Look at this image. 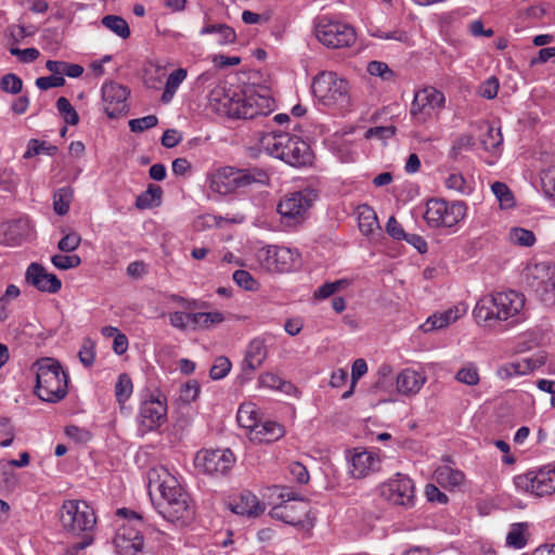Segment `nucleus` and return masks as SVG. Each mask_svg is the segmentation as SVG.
<instances>
[{
    "mask_svg": "<svg viewBox=\"0 0 555 555\" xmlns=\"http://www.w3.org/2000/svg\"><path fill=\"white\" fill-rule=\"evenodd\" d=\"M359 229L362 234L370 235L376 229H378V220L376 212L373 208L367 205H363L359 208Z\"/></svg>",
    "mask_w": 555,
    "mask_h": 555,
    "instance_id": "32",
    "label": "nucleus"
},
{
    "mask_svg": "<svg viewBox=\"0 0 555 555\" xmlns=\"http://www.w3.org/2000/svg\"><path fill=\"white\" fill-rule=\"evenodd\" d=\"M474 144L475 139L472 134H461L453 141L449 155L455 159L463 151H469Z\"/></svg>",
    "mask_w": 555,
    "mask_h": 555,
    "instance_id": "47",
    "label": "nucleus"
},
{
    "mask_svg": "<svg viewBox=\"0 0 555 555\" xmlns=\"http://www.w3.org/2000/svg\"><path fill=\"white\" fill-rule=\"evenodd\" d=\"M427 376L411 367L401 370L396 377V391L406 398L415 397L424 387Z\"/></svg>",
    "mask_w": 555,
    "mask_h": 555,
    "instance_id": "22",
    "label": "nucleus"
},
{
    "mask_svg": "<svg viewBox=\"0 0 555 555\" xmlns=\"http://www.w3.org/2000/svg\"><path fill=\"white\" fill-rule=\"evenodd\" d=\"M18 176L10 168L0 171V185L5 191H12L18 183Z\"/></svg>",
    "mask_w": 555,
    "mask_h": 555,
    "instance_id": "61",
    "label": "nucleus"
},
{
    "mask_svg": "<svg viewBox=\"0 0 555 555\" xmlns=\"http://www.w3.org/2000/svg\"><path fill=\"white\" fill-rule=\"evenodd\" d=\"M525 296L516 291L496 292L480 298L473 314L479 324L491 326L495 322H518L525 309Z\"/></svg>",
    "mask_w": 555,
    "mask_h": 555,
    "instance_id": "3",
    "label": "nucleus"
},
{
    "mask_svg": "<svg viewBox=\"0 0 555 555\" xmlns=\"http://www.w3.org/2000/svg\"><path fill=\"white\" fill-rule=\"evenodd\" d=\"M396 133V127L390 126H379V127H373L366 130L365 138H377L380 140L389 139Z\"/></svg>",
    "mask_w": 555,
    "mask_h": 555,
    "instance_id": "59",
    "label": "nucleus"
},
{
    "mask_svg": "<svg viewBox=\"0 0 555 555\" xmlns=\"http://www.w3.org/2000/svg\"><path fill=\"white\" fill-rule=\"evenodd\" d=\"M366 70L370 75L382 78L384 81L395 80V72L382 61H371L367 64Z\"/></svg>",
    "mask_w": 555,
    "mask_h": 555,
    "instance_id": "44",
    "label": "nucleus"
},
{
    "mask_svg": "<svg viewBox=\"0 0 555 555\" xmlns=\"http://www.w3.org/2000/svg\"><path fill=\"white\" fill-rule=\"evenodd\" d=\"M380 469V457L367 450L354 449L350 459V474L354 478H364Z\"/></svg>",
    "mask_w": 555,
    "mask_h": 555,
    "instance_id": "23",
    "label": "nucleus"
},
{
    "mask_svg": "<svg viewBox=\"0 0 555 555\" xmlns=\"http://www.w3.org/2000/svg\"><path fill=\"white\" fill-rule=\"evenodd\" d=\"M434 478L442 488L454 490L460 488L465 481V475L462 470L450 465H440L434 472Z\"/></svg>",
    "mask_w": 555,
    "mask_h": 555,
    "instance_id": "27",
    "label": "nucleus"
},
{
    "mask_svg": "<svg viewBox=\"0 0 555 555\" xmlns=\"http://www.w3.org/2000/svg\"><path fill=\"white\" fill-rule=\"evenodd\" d=\"M268 350L262 338L256 337L249 341L246 347L244 360L241 365L242 374L247 378L263 364L267 359Z\"/></svg>",
    "mask_w": 555,
    "mask_h": 555,
    "instance_id": "24",
    "label": "nucleus"
},
{
    "mask_svg": "<svg viewBox=\"0 0 555 555\" xmlns=\"http://www.w3.org/2000/svg\"><path fill=\"white\" fill-rule=\"evenodd\" d=\"M133 385L127 374H120L115 385V396L118 403H125L132 395Z\"/></svg>",
    "mask_w": 555,
    "mask_h": 555,
    "instance_id": "43",
    "label": "nucleus"
},
{
    "mask_svg": "<svg viewBox=\"0 0 555 555\" xmlns=\"http://www.w3.org/2000/svg\"><path fill=\"white\" fill-rule=\"evenodd\" d=\"M526 285L545 302L555 300V268L541 262L529 264L522 273Z\"/></svg>",
    "mask_w": 555,
    "mask_h": 555,
    "instance_id": "13",
    "label": "nucleus"
},
{
    "mask_svg": "<svg viewBox=\"0 0 555 555\" xmlns=\"http://www.w3.org/2000/svg\"><path fill=\"white\" fill-rule=\"evenodd\" d=\"M56 108L66 124L76 126L79 122L78 113L66 98L61 96L57 99Z\"/></svg>",
    "mask_w": 555,
    "mask_h": 555,
    "instance_id": "42",
    "label": "nucleus"
},
{
    "mask_svg": "<svg viewBox=\"0 0 555 555\" xmlns=\"http://www.w3.org/2000/svg\"><path fill=\"white\" fill-rule=\"evenodd\" d=\"M232 367L231 361L227 357H218L209 372L212 379L218 380L225 377Z\"/></svg>",
    "mask_w": 555,
    "mask_h": 555,
    "instance_id": "51",
    "label": "nucleus"
},
{
    "mask_svg": "<svg viewBox=\"0 0 555 555\" xmlns=\"http://www.w3.org/2000/svg\"><path fill=\"white\" fill-rule=\"evenodd\" d=\"M467 207L463 202H447L431 198L426 204L424 219L430 228H454L466 216Z\"/></svg>",
    "mask_w": 555,
    "mask_h": 555,
    "instance_id": "10",
    "label": "nucleus"
},
{
    "mask_svg": "<svg viewBox=\"0 0 555 555\" xmlns=\"http://www.w3.org/2000/svg\"><path fill=\"white\" fill-rule=\"evenodd\" d=\"M504 371L508 376H518V375H526L530 372V367L528 366V363L524 358L507 364L504 367Z\"/></svg>",
    "mask_w": 555,
    "mask_h": 555,
    "instance_id": "62",
    "label": "nucleus"
},
{
    "mask_svg": "<svg viewBox=\"0 0 555 555\" xmlns=\"http://www.w3.org/2000/svg\"><path fill=\"white\" fill-rule=\"evenodd\" d=\"M51 262L60 270H69L79 267L81 258L78 255L56 254L51 257Z\"/></svg>",
    "mask_w": 555,
    "mask_h": 555,
    "instance_id": "46",
    "label": "nucleus"
},
{
    "mask_svg": "<svg viewBox=\"0 0 555 555\" xmlns=\"http://www.w3.org/2000/svg\"><path fill=\"white\" fill-rule=\"evenodd\" d=\"M95 344L92 339L86 338L78 352L80 362L86 366L90 367L95 359Z\"/></svg>",
    "mask_w": 555,
    "mask_h": 555,
    "instance_id": "52",
    "label": "nucleus"
},
{
    "mask_svg": "<svg viewBox=\"0 0 555 555\" xmlns=\"http://www.w3.org/2000/svg\"><path fill=\"white\" fill-rule=\"evenodd\" d=\"M210 189L219 194L235 192L234 167L225 166L210 176Z\"/></svg>",
    "mask_w": 555,
    "mask_h": 555,
    "instance_id": "28",
    "label": "nucleus"
},
{
    "mask_svg": "<svg viewBox=\"0 0 555 555\" xmlns=\"http://www.w3.org/2000/svg\"><path fill=\"white\" fill-rule=\"evenodd\" d=\"M65 434L69 439H73L78 443H87L91 440V434L89 430L75 425L66 426Z\"/></svg>",
    "mask_w": 555,
    "mask_h": 555,
    "instance_id": "57",
    "label": "nucleus"
},
{
    "mask_svg": "<svg viewBox=\"0 0 555 555\" xmlns=\"http://www.w3.org/2000/svg\"><path fill=\"white\" fill-rule=\"evenodd\" d=\"M158 118L155 115H147L141 118L129 120V128L132 132H142L144 130L156 127Z\"/></svg>",
    "mask_w": 555,
    "mask_h": 555,
    "instance_id": "54",
    "label": "nucleus"
},
{
    "mask_svg": "<svg viewBox=\"0 0 555 555\" xmlns=\"http://www.w3.org/2000/svg\"><path fill=\"white\" fill-rule=\"evenodd\" d=\"M129 94V89L117 82L107 81L103 83L102 102L104 112L109 118H116L128 111Z\"/></svg>",
    "mask_w": 555,
    "mask_h": 555,
    "instance_id": "19",
    "label": "nucleus"
},
{
    "mask_svg": "<svg viewBox=\"0 0 555 555\" xmlns=\"http://www.w3.org/2000/svg\"><path fill=\"white\" fill-rule=\"evenodd\" d=\"M0 89L10 94H17L23 89V80L15 74H5L0 79Z\"/></svg>",
    "mask_w": 555,
    "mask_h": 555,
    "instance_id": "49",
    "label": "nucleus"
},
{
    "mask_svg": "<svg viewBox=\"0 0 555 555\" xmlns=\"http://www.w3.org/2000/svg\"><path fill=\"white\" fill-rule=\"evenodd\" d=\"M236 420L241 427L246 428L251 433L260 422L256 404L251 402L241 404L237 410Z\"/></svg>",
    "mask_w": 555,
    "mask_h": 555,
    "instance_id": "31",
    "label": "nucleus"
},
{
    "mask_svg": "<svg viewBox=\"0 0 555 555\" xmlns=\"http://www.w3.org/2000/svg\"><path fill=\"white\" fill-rule=\"evenodd\" d=\"M285 496H287V501L273 508L274 515L285 524L294 527H305L306 517L309 512L308 504L304 500H299L298 503H293V501H298L294 493L289 492L281 494V498ZM307 525L311 527L312 522L307 521Z\"/></svg>",
    "mask_w": 555,
    "mask_h": 555,
    "instance_id": "20",
    "label": "nucleus"
},
{
    "mask_svg": "<svg viewBox=\"0 0 555 555\" xmlns=\"http://www.w3.org/2000/svg\"><path fill=\"white\" fill-rule=\"evenodd\" d=\"M514 485L519 492L537 498L552 495L555 493V466L548 464L517 475Z\"/></svg>",
    "mask_w": 555,
    "mask_h": 555,
    "instance_id": "11",
    "label": "nucleus"
},
{
    "mask_svg": "<svg viewBox=\"0 0 555 555\" xmlns=\"http://www.w3.org/2000/svg\"><path fill=\"white\" fill-rule=\"evenodd\" d=\"M317 195L311 190L286 194L278 205V212L286 225H297L304 222Z\"/></svg>",
    "mask_w": 555,
    "mask_h": 555,
    "instance_id": "12",
    "label": "nucleus"
},
{
    "mask_svg": "<svg viewBox=\"0 0 555 555\" xmlns=\"http://www.w3.org/2000/svg\"><path fill=\"white\" fill-rule=\"evenodd\" d=\"M455 379L467 386H476L480 380L477 365L473 362L466 363L457 371Z\"/></svg>",
    "mask_w": 555,
    "mask_h": 555,
    "instance_id": "40",
    "label": "nucleus"
},
{
    "mask_svg": "<svg viewBox=\"0 0 555 555\" xmlns=\"http://www.w3.org/2000/svg\"><path fill=\"white\" fill-rule=\"evenodd\" d=\"M81 243V236L76 232L65 234L57 244V248L62 253L75 251Z\"/></svg>",
    "mask_w": 555,
    "mask_h": 555,
    "instance_id": "55",
    "label": "nucleus"
},
{
    "mask_svg": "<svg viewBox=\"0 0 555 555\" xmlns=\"http://www.w3.org/2000/svg\"><path fill=\"white\" fill-rule=\"evenodd\" d=\"M446 186L449 190H453V191H456L462 194L468 192V186L466 184V181H465L464 177L460 173L449 175V177L446 179Z\"/></svg>",
    "mask_w": 555,
    "mask_h": 555,
    "instance_id": "60",
    "label": "nucleus"
},
{
    "mask_svg": "<svg viewBox=\"0 0 555 555\" xmlns=\"http://www.w3.org/2000/svg\"><path fill=\"white\" fill-rule=\"evenodd\" d=\"M223 320L224 317L219 311L190 313V325H192L194 328H209L215 324L221 323Z\"/></svg>",
    "mask_w": 555,
    "mask_h": 555,
    "instance_id": "34",
    "label": "nucleus"
},
{
    "mask_svg": "<svg viewBox=\"0 0 555 555\" xmlns=\"http://www.w3.org/2000/svg\"><path fill=\"white\" fill-rule=\"evenodd\" d=\"M150 487L155 488L160 500L155 504L158 514L167 521L185 525L193 519L194 507L189 493L165 467L149 474Z\"/></svg>",
    "mask_w": 555,
    "mask_h": 555,
    "instance_id": "1",
    "label": "nucleus"
},
{
    "mask_svg": "<svg viewBox=\"0 0 555 555\" xmlns=\"http://www.w3.org/2000/svg\"><path fill=\"white\" fill-rule=\"evenodd\" d=\"M233 281L242 288L246 291H256L259 286L258 282L253 275L245 270H236L233 273Z\"/></svg>",
    "mask_w": 555,
    "mask_h": 555,
    "instance_id": "53",
    "label": "nucleus"
},
{
    "mask_svg": "<svg viewBox=\"0 0 555 555\" xmlns=\"http://www.w3.org/2000/svg\"><path fill=\"white\" fill-rule=\"evenodd\" d=\"M27 223L25 221H12L4 225V233H10L11 237L8 238L9 244H18L21 238L27 233Z\"/></svg>",
    "mask_w": 555,
    "mask_h": 555,
    "instance_id": "48",
    "label": "nucleus"
},
{
    "mask_svg": "<svg viewBox=\"0 0 555 555\" xmlns=\"http://www.w3.org/2000/svg\"><path fill=\"white\" fill-rule=\"evenodd\" d=\"M65 83V78L63 76L50 75L44 77H39L36 79V86L40 90H48L50 88L62 87Z\"/></svg>",
    "mask_w": 555,
    "mask_h": 555,
    "instance_id": "58",
    "label": "nucleus"
},
{
    "mask_svg": "<svg viewBox=\"0 0 555 555\" xmlns=\"http://www.w3.org/2000/svg\"><path fill=\"white\" fill-rule=\"evenodd\" d=\"M527 530L528 525L525 522L513 524L506 535V545L515 550L524 548L527 544Z\"/></svg>",
    "mask_w": 555,
    "mask_h": 555,
    "instance_id": "33",
    "label": "nucleus"
},
{
    "mask_svg": "<svg viewBox=\"0 0 555 555\" xmlns=\"http://www.w3.org/2000/svg\"><path fill=\"white\" fill-rule=\"evenodd\" d=\"M102 25L122 39L130 36L129 25L121 16L106 15L102 18Z\"/></svg>",
    "mask_w": 555,
    "mask_h": 555,
    "instance_id": "37",
    "label": "nucleus"
},
{
    "mask_svg": "<svg viewBox=\"0 0 555 555\" xmlns=\"http://www.w3.org/2000/svg\"><path fill=\"white\" fill-rule=\"evenodd\" d=\"M259 386L269 388V389H281L282 386L285 384L281 377L273 373H264L260 375L258 379Z\"/></svg>",
    "mask_w": 555,
    "mask_h": 555,
    "instance_id": "63",
    "label": "nucleus"
},
{
    "mask_svg": "<svg viewBox=\"0 0 555 555\" xmlns=\"http://www.w3.org/2000/svg\"><path fill=\"white\" fill-rule=\"evenodd\" d=\"M162 199V189L158 185L150 184L146 191L137 196L135 206L139 209H149L158 206Z\"/></svg>",
    "mask_w": 555,
    "mask_h": 555,
    "instance_id": "35",
    "label": "nucleus"
},
{
    "mask_svg": "<svg viewBox=\"0 0 555 555\" xmlns=\"http://www.w3.org/2000/svg\"><path fill=\"white\" fill-rule=\"evenodd\" d=\"M208 103L214 112L231 118L254 119L274 109V100L270 95L255 91L231 92L223 83L209 92Z\"/></svg>",
    "mask_w": 555,
    "mask_h": 555,
    "instance_id": "2",
    "label": "nucleus"
},
{
    "mask_svg": "<svg viewBox=\"0 0 555 555\" xmlns=\"http://www.w3.org/2000/svg\"><path fill=\"white\" fill-rule=\"evenodd\" d=\"M264 507L259 503L257 496L251 492H244L240 501L232 507L233 513L238 515L257 516L263 512Z\"/></svg>",
    "mask_w": 555,
    "mask_h": 555,
    "instance_id": "30",
    "label": "nucleus"
},
{
    "mask_svg": "<svg viewBox=\"0 0 555 555\" xmlns=\"http://www.w3.org/2000/svg\"><path fill=\"white\" fill-rule=\"evenodd\" d=\"M313 34L317 40L328 49L348 48L357 40V33L351 25L328 14L314 17Z\"/></svg>",
    "mask_w": 555,
    "mask_h": 555,
    "instance_id": "6",
    "label": "nucleus"
},
{
    "mask_svg": "<svg viewBox=\"0 0 555 555\" xmlns=\"http://www.w3.org/2000/svg\"><path fill=\"white\" fill-rule=\"evenodd\" d=\"M258 259L267 271L284 273L299 264V253L284 246H268L259 251Z\"/></svg>",
    "mask_w": 555,
    "mask_h": 555,
    "instance_id": "17",
    "label": "nucleus"
},
{
    "mask_svg": "<svg viewBox=\"0 0 555 555\" xmlns=\"http://www.w3.org/2000/svg\"><path fill=\"white\" fill-rule=\"evenodd\" d=\"M57 147L54 145H47L46 142L33 139L29 141L28 149L24 154L25 158L31 157L33 155L47 154L54 155Z\"/></svg>",
    "mask_w": 555,
    "mask_h": 555,
    "instance_id": "50",
    "label": "nucleus"
},
{
    "mask_svg": "<svg viewBox=\"0 0 555 555\" xmlns=\"http://www.w3.org/2000/svg\"><path fill=\"white\" fill-rule=\"evenodd\" d=\"M499 87L498 78L491 76L479 86L478 94L488 100L494 99L498 94Z\"/></svg>",
    "mask_w": 555,
    "mask_h": 555,
    "instance_id": "56",
    "label": "nucleus"
},
{
    "mask_svg": "<svg viewBox=\"0 0 555 555\" xmlns=\"http://www.w3.org/2000/svg\"><path fill=\"white\" fill-rule=\"evenodd\" d=\"M259 145L268 155L293 167H305L313 160L310 145L300 137L288 132L264 133L259 139Z\"/></svg>",
    "mask_w": 555,
    "mask_h": 555,
    "instance_id": "4",
    "label": "nucleus"
},
{
    "mask_svg": "<svg viewBox=\"0 0 555 555\" xmlns=\"http://www.w3.org/2000/svg\"><path fill=\"white\" fill-rule=\"evenodd\" d=\"M444 101L441 91L433 87L424 88L415 93L410 113L415 122L425 124L443 107Z\"/></svg>",
    "mask_w": 555,
    "mask_h": 555,
    "instance_id": "16",
    "label": "nucleus"
},
{
    "mask_svg": "<svg viewBox=\"0 0 555 555\" xmlns=\"http://www.w3.org/2000/svg\"><path fill=\"white\" fill-rule=\"evenodd\" d=\"M26 282L37 288L39 292L55 294L62 287L61 280L53 273H48L46 269L37 262H31L25 273Z\"/></svg>",
    "mask_w": 555,
    "mask_h": 555,
    "instance_id": "21",
    "label": "nucleus"
},
{
    "mask_svg": "<svg viewBox=\"0 0 555 555\" xmlns=\"http://www.w3.org/2000/svg\"><path fill=\"white\" fill-rule=\"evenodd\" d=\"M199 395V385L195 380L185 383L181 388V398L185 402L195 401Z\"/></svg>",
    "mask_w": 555,
    "mask_h": 555,
    "instance_id": "64",
    "label": "nucleus"
},
{
    "mask_svg": "<svg viewBox=\"0 0 555 555\" xmlns=\"http://www.w3.org/2000/svg\"><path fill=\"white\" fill-rule=\"evenodd\" d=\"M60 521L64 530L75 535L83 534V539L92 537L96 518L93 508L86 501L66 500L60 509Z\"/></svg>",
    "mask_w": 555,
    "mask_h": 555,
    "instance_id": "8",
    "label": "nucleus"
},
{
    "mask_svg": "<svg viewBox=\"0 0 555 555\" xmlns=\"http://www.w3.org/2000/svg\"><path fill=\"white\" fill-rule=\"evenodd\" d=\"M73 198V190L70 188L59 189L53 195V208L59 216H64L69 210Z\"/></svg>",
    "mask_w": 555,
    "mask_h": 555,
    "instance_id": "39",
    "label": "nucleus"
},
{
    "mask_svg": "<svg viewBox=\"0 0 555 555\" xmlns=\"http://www.w3.org/2000/svg\"><path fill=\"white\" fill-rule=\"evenodd\" d=\"M193 462L199 473L220 477L231 472L235 456L229 449H203L195 454Z\"/></svg>",
    "mask_w": 555,
    "mask_h": 555,
    "instance_id": "14",
    "label": "nucleus"
},
{
    "mask_svg": "<svg viewBox=\"0 0 555 555\" xmlns=\"http://www.w3.org/2000/svg\"><path fill=\"white\" fill-rule=\"evenodd\" d=\"M485 129L486 132L482 134L480 140L483 149L491 153L499 152L503 143V135L500 128H494L489 124H485Z\"/></svg>",
    "mask_w": 555,
    "mask_h": 555,
    "instance_id": "36",
    "label": "nucleus"
},
{
    "mask_svg": "<svg viewBox=\"0 0 555 555\" xmlns=\"http://www.w3.org/2000/svg\"><path fill=\"white\" fill-rule=\"evenodd\" d=\"M491 191L498 199L501 208L508 209L515 206V198L511 189L503 182L492 183Z\"/></svg>",
    "mask_w": 555,
    "mask_h": 555,
    "instance_id": "38",
    "label": "nucleus"
},
{
    "mask_svg": "<svg viewBox=\"0 0 555 555\" xmlns=\"http://www.w3.org/2000/svg\"><path fill=\"white\" fill-rule=\"evenodd\" d=\"M248 436L254 442L270 443L284 436V428L276 422H259Z\"/></svg>",
    "mask_w": 555,
    "mask_h": 555,
    "instance_id": "25",
    "label": "nucleus"
},
{
    "mask_svg": "<svg viewBox=\"0 0 555 555\" xmlns=\"http://www.w3.org/2000/svg\"><path fill=\"white\" fill-rule=\"evenodd\" d=\"M167 420L166 399L159 395H151L139 409L138 423L143 433L159 428Z\"/></svg>",
    "mask_w": 555,
    "mask_h": 555,
    "instance_id": "18",
    "label": "nucleus"
},
{
    "mask_svg": "<svg viewBox=\"0 0 555 555\" xmlns=\"http://www.w3.org/2000/svg\"><path fill=\"white\" fill-rule=\"evenodd\" d=\"M350 87L333 72H322L312 83L313 95L326 106L345 108L350 105Z\"/></svg>",
    "mask_w": 555,
    "mask_h": 555,
    "instance_id": "9",
    "label": "nucleus"
},
{
    "mask_svg": "<svg viewBox=\"0 0 555 555\" xmlns=\"http://www.w3.org/2000/svg\"><path fill=\"white\" fill-rule=\"evenodd\" d=\"M367 364L363 359H357L351 367V385L347 391L341 396L343 399H348L352 396L357 382L366 374Z\"/></svg>",
    "mask_w": 555,
    "mask_h": 555,
    "instance_id": "45",
    "label": "nucleus"
},
{
    "mask_svg": "<svg viewBox=\"0 0 555 555\" xmlns=\"http://www.w3.org/2000/svg\"><path fill=\"white\" fill-rule=\"evenodd\" d=\"M415 487L413 480L401 473L383 482L378 494L388 503L404 508H411L415 503Z\"/></svg>",
    "mask_w": 555,
    "mask_h": 555,
    "instance_id": "15",
    "label": "nucleus"
},
{
    "mask_svg": "<svg viewBox=\"0 0 555 555\" xmlns=\"http://www.w3.org/2000/svg\"><path fill=\"white\" fill-rule=\"evenodd\" d=\"M116 515L120 518L121 524L118 525L114 544L121 555L137 553L143 546V518L140 514L128 508L117 509Z\"/></svg>",
    "mask_w": 555,
    "mask_h": 555,
    "instance_id": "7",
    "label": "nucleus"
},
{
    "mask_svg": "<svg viewBox=\"0 0 555 555\" xmlns=\"http://www.w3.org/2000/svg\"><path fill=\"white\" fill-rule=\"evenodd\" d=\"M462 312L463 310H461L459 307H454L443 312L435 313L421 325V328L424 332L443 328L451 323H454L462 315Z\"/></svg>",
    "mask_w": 555,
    "mask_h": 555,
    "instance_id": "29",
    "label": "nucleus"
},
{
    "mask_svg": "<svg viewBox=\"0 0 555 555\" xmlns=\"http://www.w3.org/2000/svg\"><path fill=\"white\" fill-rule=\"evenodd\" d=\"M33 367L36 370L35 392L41 400L57 402L67 395V375L57 361L42 358Z\"/></svg>",
    "mask_w": 555,
    "mask_h": 555,
    "instance_id": "5",
    "label": "nucleus"
},
{
    "mask_svg": "<svg viewBox=\"0 0 555 555\" xmlns=\"http://www.w3.org/2000/svg\"><path fill=\"white\" fill-rule=\"evenodd\" d=\"M509 241L518 246L530 247L535 243V236L532 231L514 227L508 233Z\"/></svg>",
    "mask_w": 555,
    "mask_h": 555,
    "instance_id": "41",
    "label": "nucleus"
},
{
    "mask_svg": "<svg viewBox=\"0 0 555 555\" xmlns=\"http://www.w3.org/2000/svg\"><path fill=\"white\" fill-rule=\"evenodd\" d=\"M235 191L247 188L254 183L267 184L269 175L264 169L258 167L236 168L234 167Z\"/></svg>",
    "mask_w": 555,
    "mask_h": 555,
    "instance_id": "26",
    "label": "nucleus"
}]
</instances>
